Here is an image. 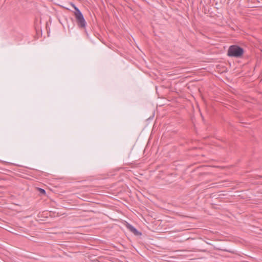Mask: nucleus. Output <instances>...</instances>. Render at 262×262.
<instances>
[{
  "mask_svg": "<svg viewBox=\"0 0 262 262\" xmlns=\"http://www.w3.org/2000/svg\"><path fill=\"white\" fill-rule=\"evenodd\" d=\"M72 6L75 9V12H74V14L77 26L80 28H84L86 26V23L84 19V18L82 14L79 10V9L75 6V5L72 4Z\"/></svg>",
  "mask_w": 262,
  "mask_h": 262,
  "instance_id": "obj_1",
  "label": "nucleus"
},
{
  "mask_svg": "<svg viewBox=\"0 0 262 262\" xmlns=\"http://www.w3.org/2000/svg\"><path fill=\"white\" fill-rule=\"evenodd\" d=\"M243 54L244 50L243 48L237 45H232L229 47L227 55L230 57L239 58L242 56Z\"/></svg>",
  "mask_w": 262,
  "mask_h": 262,
  "instance_id": "obj_2",
  "label": "nucleus"
},
{
  "mask_svg": "<svg viewBox=\"0 0 262 262\" xmlns=\"http://www.w3.org/2000/svg\"><path fill=\"white\" fill-rule=\"evenodd\" d=\"M127 228L135 235H139L140 232L133 226L130 225H128L127 226Z\"/></svg>",
  "mask_w": 262,
  "mask_h": 262,
  "instance_id": "obj_3",
  "label": "nucleus"
},
{
  "mask_svg": "<svg viewBox=\"0 0 262 262\" xmlns=\"http://www.w3.org/2000/svg\"><path fill=\"white\" fill-rule=\"evenodd\" d=\"M38 190H39V192L41 194H44L46 193L45 190L42 188H38Z\"/></svg>",
  "mask_w": 262,
  "mask_h": 262,
  "instance_id": "obj_4",
  "label": "nucleus"
}]
</instances>
